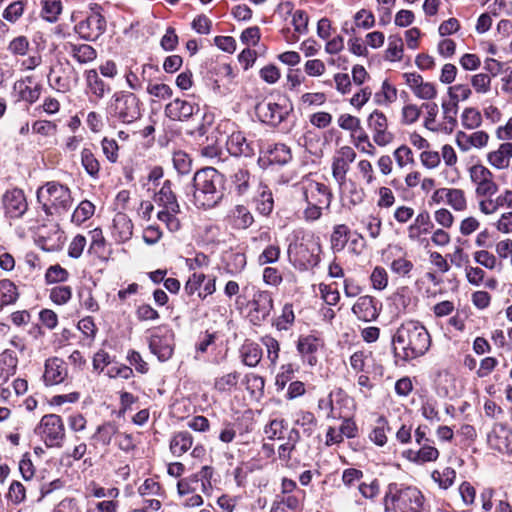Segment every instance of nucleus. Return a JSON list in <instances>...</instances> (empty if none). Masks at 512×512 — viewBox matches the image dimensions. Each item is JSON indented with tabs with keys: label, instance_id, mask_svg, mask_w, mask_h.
<instances>
[{
	"label": "nucleus",
	"instance_id": "obj_55",
	"mask_svg": "<svg viewBox=\"0 0 512 512\" xmlns=\"http://www.w3.org/2000/svg\"><path fill=\"white\" fill-rule=\"evenodd\" d=\"M299 439V432L295 429H291L288 433L287 442L281 444L278 448V456L281 460L288 461L291 458V453L295 449Z\"/></svg>",
	"mask_w": 512,
	"mask_h": 512
},
{
	"label": "nucleus",
	"instance_id": "obj_40",
	"mask_svg": "<svg viewBox=\"0 0 512 512\" xmlns=\"http://www.w3.org/2000/svg\"><path fill=\"white\" fill-rule=\"evenodd\" d=\"M256 209L262 215H269L274 208L272 192L267 186L260 185L258 196L255 197Z\"/></svg>",
	"mask_w": 512,
	"mask_h": 512
},
{
	"label": "nucleus",
	"instance_id": "obj_50",
	"mask_svg": "<svg viewBox=\"0 0 512 512\" xmlns=\"http://www.w3.org/2000/svg\"><path fill=\"white\" fill-rule=\"evenodd\" d=\"M442 115L444 123L449 126V131H452L457 123V113L459 109V103L453 99L443 101L441 103Z\"/></svg>",
	"mask_w": 512,
	"mask_h": 512
},
{
	"label": "nucleus",
	"instance_id": "obj_45",
	"mask_svg": "<svg viewBox=\"0 0 512 512\" xmlns=\"http://www.w3.org/2000/svg\"><path fill=\"white\" fill-rule=\"evenodd\" d=\"M446 204L456 212H463L467 209L468 202L464 190L460 188H448Z\"/></svg>",
	"mask_w": 512,
	"mask_h": 512
},
{
	"label": "nucleus",
	"instance_id": "obj_13",
	"mask_svg": "<svg viewBox=\"0 0 512 512\" xmlns=\"http://www.w3.org/2000/svg\"><path fill=\"white\" fill-rule=\"evenodd\" d=\"M488 446L502 454L512 453V430L504 423H495L487 435Z\"/></svg>",
	"mask_w": 512,
	"mask_h": 512
},
{
	"label": "nucleus",
	"instance_id": "obj_60",
	"mask_svg": "<svg viewBox=\"0 0 512 512\" xmlns=\"http://www.w3.org/2000/svg\"><path fill=\"white\" fill-rule=\"evenodd\" d=\"M116 446L125 453H130L135 450L137 441L133 434L121 432L118 430L115 437Z\"/></svg>",
	"mask_w": 512,
	"mask_h": 512
},
{
	"label": "nucleus",
	"instance_id": "obj_31",
	"mask_svg": "<svg viewBox=\"0 0 512 512\" xmlns=\"http://www.w3.org/2000/svg\"><path fill=\"white\" fill-rule=\"evenodd\" d=\"M66 49L68 53L80 64L90 63L97 57L96 50L88 44L68 43Z\"/></svg>",
	"mask_w": 512,
	"mask_h": 512
},
{
	"label": "nucleus",
	"instance_id": "obj_51",
	"mask_svg": "<svg viewBox=\"0 0 512 512\" xmlns=\"http://www.w3.org/2000/svg\"><path fill=\"white\" fill-rule=\"evenodd\" d=\"M95 212V206L89 200H83L79 203L73 211L71 220L73 223L80 225L86 220L90 219Z\"/></svg>",
	"mask_w": 512,
	"mask_h": 512
},
{
	"label": "nucleus",
	"instance_id": "obj_56",
	"mask_svg": "<svg viewBox=\"0 0 512 512\" xmlns=\"http://www.w3.org/2000/svg\"><path fill=\"white\" fill-rule=\"evenodd\" d=\"M392 273L400 277H409L410 272L414 268V264L405 256L394 258L389 264Z\"/></svg>",
	"mask_w": 512,
	"mask_h": 512
},
{
	"label": "nucleus",
	"instance_id": "obj_33",
	"mask_svg": "<svg viewBox=\"0 0 512 512\" xmlns=\"http://www.w3.org/2000/svg\"><path fill=\"white\" fill-rule=\"evenodd\" d=\"M192 444V435L187 431H180L171 438L170 451L174 456L180 457L192 447Z\"/></svg>",
	"mask_w": 512,
	"mask_h": 512
},
{
	"label": "nucleus",
	"instance_id": "obj_29",
	"mask_svg": "<svg viewBox=\"0 0 512 512\" xmlns=\"http://www.w3.org/2000/svg\"><path fill=\"white\" fill-rule=\"evenodd\" d=\"M439 455V450L427 443L422 444L419 450L409 449L404 452L405 458L416 464L435 462L439 458Z\"/></svg>",
	"mask_w": 512,
	"mask_h": 512
},
{
	"label": "nucleus",
	"instance_id": "obj_52",
	"mask_svg": "<svg viewBox=\"0 0 512 512\" xmlns=\"http://www.w3.org/2000/svg\"><path fill=\"white\" fill-rule=\"evenodd\" d=\"M491 83L492 77L487 73H477L470 77V88L480 95H486L491 91Z\"/></svg>",
	"mask_w": 512,
	"mask_h": 512
},
{
	"label": "nucleus",
	"instance_id": "obj_47",
	"mask_svg": "<svg viewBox=\"0 0 512 512\" xmlns=\"http://www.w3.org/2000/svg\"><path fill=\"white\" fill-rule=\"evenodd\" d=\"M482 114L474 107H466L461 114V124L465 129L475 130L482 125Z\"/></svg>",
	"mask_w": 512,
	"mask_h": 512
},
{
	"label": "nucleus",
	"instance_id": "obj_2",
	"mask_svg": "<svg viewBox=\"0 0 512 512\" xmlns=\"http://www.w3.org/2000/svg\"><path fill=\"white\" fill-rule=\"evenodd\" d=\"M395 350L403 351L404 359L423 356L430 348L431 338L427 329L418 321H405L396 330L392 338Z\"/></svg>",
	"mask_w": 512,
	"mask_h": 512
},
{
	"label": "nucleus",
	"instance_id": "obj_15",
	"mask_svg": "<svg viewBox=\"0 0 512 512\" xmlns=\"http://www.w3.org/2000/svg\"><path fill=\"white\" fill-rule=\"evenodd\" d=\"M106 30V20L100 13L94 12L75 26V31L86 41L97 40Z\"/></svg>",
	"mask_w": 512,
	"mask_h": 512
},
{
	"label": "nucleus",
	"instance_id": "obj_4",
	"mask_svg": "<svg viewBox=\"0 0 512 512\" xmlns=\"http://www.w3.org/2000/svg\"><path fill=\"white\" fill-rule=\"evenodd\" d=\"M424 495L415 486L389 483L383 498L385 512H422Z\"/></svg>",
	"mask_w": 512,
	"mask_h": 512
},
{
	"label": "nucleus",
	"instance_id": "obj_34",
	"mask_svg": "<svg viewBox=\"0 0 512 512\" xmlns=\"http://www.w3.org/2000/svg\"><path fill=\"white\" fill-rule=\"evenodd\" d=\"M155 202L159 209L167 208L174 211V207H180L169 180L163 183L160 191L155 195Z\"/></svg>",
	"mask_w": 512,
	"mask_h": 512
},
{
	"label": "nucleus",
	"instance_id": "obj_49",
	"mask_svg": "<svg viewBox=\"0 0 512 512\" xmlns=\"http://www.w3.org/2000/svg\"><path fill=\"white\" fill-rule=\"evenodd\" d=\"M431 478L441 489H448L455 482L456 471L451 467H445L442 470H434L431 473Z\"/></svg>",
	"mask_w": 512,
	"mask_h": 512
},
{
	"label": "nucleus",
	"instance_id": "obj_21",
	"mask_svg": "<svg viewBox=\"0 0 512 512\" xmlns=\"http://www.w3.org/2000/svg\"><path fill=\"white\" fill-rule=\"evenodd\" d=\"M512 160V142H502L497 149L486 154L487 164L495 170H506Z\"/></svg>",
	"mask_w": 512,
	"mask_h": 512
},
{
	"label": "nucleus",
	"instance_id": "obj_57",
	"mask_svg": "<svg viewBox=\"0 0 512 512\" xmlns=\"http://www.w3.org/2000/svg\"><path fill=\"white\" fill-rule=\"evenodd\" d=\"M261 343L266 348L268 360L273 366H275L280 353V344L278 340L270 335H265L261 338Z\"/></svg>",
	"mask_w": 512,
	"mask_h": 512
},
{
	"label": "nucleus",
	"instance_id": "obj_6",
	"mask_svg": "<svg viewBox=\"0 0 512 512\" xmlns=\"http://www.w3.org/2000/svg\"><path fill=\"white\" fill-rule=\"evenodd\" d=\"M108 109L111 116L123 124L134 123L142 115L140 99L131 91H116Z\"/></svg>",
	"mask_w": 512,
	"mask_h": 512
},
{
	"label": "nucleus",
	"instance_id": "obj_64",
	"mask_svg": "<svg viewBox=\"0 0 512 512\" xmlns=\"http://www.w3.org/2000/svg\"><path fill=\"white\" fill-rule=\"evenodd\" d=\"M72 297V289L69 286H55L50 290L49 298L57 305L66 304Z\"/></svg>",
	"mask_w": 512,
	"mask_h": 512
},
{
	"label": "nucleus",
	"instance_id": "obj_30",
	"mask_svg": "<svg viewBox=\"0 0 512 512\" xmlns=\"http://www.w3.org/2000/svg\"><path fill=\"white\" fill-rule=\"evenodd\" d=\"M228 221L235 229H247L253 224L254 218L247 207L236 205L229 212Z\"/></svg>",
	"mask_w": 512,
	"mask_h": 512
},
{
	"label": "nucleus",
	"instance_id": "obj_11",
	"mask_svg": "<svg viewBox=\"0 0 512 512\" xmlns=\"http://www.w3.org/2000/svg\"><path fill=\"white\" fill-rule=\"evenodd\" d=\"M367 125L373 132V141L380 147H385L393 141V134L388 131V119L386 115L374 110L367 118Z\"/></svg>",
	"mask_w": 512,
	"mask_h": 512
},
{
	"label": "nucleus",
	"instance_id": "obj_22",
	"mask_svg": "<svg viewBox=\"0 0 512 512\" xmlns=\"http://www.w3.org/2000/svg\"><path fill=\"white\" fill-rule=\"evenodd\" d=\"M496 492L493 488H484L480 493L481 508L483 512H492L495 505V512H512V506L508 501L507 494L495 498Z\"/></svg>",
	"mask_w": 512,
	"mask_h": 512
},
{
	"label": "nucleus",
	"instance_id": "obj_43",
	"mask_svg": "<svg viewBox=\"0 0 512 512\" xmlns=\"http://www.w3.org/2000/svg\"><path fill=\"white\" fill-rule=\"evenodd\" d=\"M90 235V246H89V253L94 254L99 258H106L107 257V249H106V241L103 236L102 230L99 228H95L91 231H89Z\"/></svg>",
	"mask_w": 512,
	"mask_h": 512
},
{
	"label": "nucleus",
	"instance_id": "obj_14",
	"mask_svg": "<svg viewBox=\"0 0 512 512\" xmlns=\"http://www.w3.org/2000/svg\"><path fill=\"white\" fill-rule=\"evenodd\" d=\"M490 138L489 133L484 130H474L471 133L458 131L455 136V142L461 152L467 153L473 149H486Z\"/></svg>",
	"mask_w": 512,
	"mask_h": 512
},
{
	"label": "nucleus",
	"instance_id": "obj_8",
	"mask_svg": "<svg viewBox=\"0 0 512 512\" xmlns=\"http://www.w3.org/2000/svg\"><path fill=\"white\" fill-rule=\"evenodd\" d=\"M300 190L306 204H321L325 209L330 208L333 195L327 185L307 179L300 183Z\"/></svg>",
	"mask_w": 512,
	"mask_h": 512
},
{
	"label": "nucleus",
	"instance_id": "obj_19",
	"mask_svg": "<svg viewBox=\"0 0 512 512\" xmlns=\"http://www.w3.org/2000/svg\"><path fill=\"white\" fill-rule=\"evenodd\" d=\"M40 146H54L57 144L58 125L54 121L36 120L31 127Z\"/></svg>",
	"mask_w": 512,
	"mask_h": 512
},
{
	"label": "nucleus",
	"instance_id": "obj_36",
	"mask_svg": "<svg viewBox=\"0 0 512 512\" xmlns=\"http://www.w3.org/2000/svg\"><path fill=\"white\" fill-rule=\"evenodd\" d=\"M350 229L346 224H337L330 235V246L334 252H341L349 240Z\"/></svg>",
	"mask_w": 512,
	"mask_h": 512
},
{
	"label": "nucleus",
	"instance_id": "obj_35",
	"mask_svg": "<svg viewBox=\"0 0 512 512\" xmlns=\"http://www.w3.org/2000/svg\"><path fill=\"white\" fill-rule=\"evenodd\" d=\"M81 165L86 173L96 179L99 176L101 165L95 153L89 147H84L80 152Z\"/></svg>",
	"mask_w": 512,
	"mask_h": 512
},
{
	"label": "nucleus",
	"instance_id": "obj_48",
	"mask_svg": "<svg viewBox=\"0 0 512 512\" xmlns=\"http://www.w3.org/2000/svg\"><path fill=\"white\" fill-rule=\"evenodd\" d=\"M19 293L16 285L8 280L0 281V303L1 306L10 305L17 301Z\"/></svg>",
	"mask_w": 512,
	"mask_h": 512
},
{
	"label": "nucleus",
	"instance_id": "obj_10",
	"mask_svg": "<svg viewBox=\"0 0 512 512\" xmlns=\"http://www.w3.org/2000/svg\"><path fill=\"white\" fill-rule=\"evenodd\" d=\"M402 76L405 80V84L416 98L428 102L437 97L438 90L435 83L425 81L424 78L416 72H406Z\"/></svg>",
	"mask_w": 512,
	"mask_h": 512
},
{
	"label": "nucleus",
	"instance_id": "obj_63",
	"mask_svg": "<svg viewBox=\"0 0 512 512\" xmlns=\"http://www.w3.org/2000/svg\"><path fill=\"white\" fill-rule=\"evenodd\" d=\"M473 259L477 264L489 270H494L497 266V257L485 249L475 251Z\"/></svg>",
	"mask_w": 512,
	"mask_h": 512
},
{
	"label": "nucleus",
	"instance_id": "obj_3",
	"mask_svg": "<svg viewBox=\"0 0 512 512\" xmlns=\"http://www.w3.org/2000/svg\"><path fill=\"white\" fill-rule=\"evenodd\" d=\"M193 202L198 208H212L223 197V178L214 168L197 171L193 177Z\"/></svg>",
	"mask_w": 512,
	"mask_h": 512
},
{
	"label": "nucleus",
	"instance_id": "obj_16",
	"mask_svg": "<svg viewBox=\"0 0 512 512\" xmlns=\"http://www.w3.org/2000/svg\"><path fill=\"white\" fill-rule=\"evenodd\" d=\"M149 349L159 361H167L172 357L174 351L173 334L169 331L152 334L149 340Z\"/></svg>",
	"mask_w": 512,
	"mask_h": 512
},
{
	"label": "nucleus",
	"instance_id": "obj_18",
	"mask_svg": "<svg viewBox=\"0 0 512 512\" xmlns=\"http://www.w3.org/2000/svg\"><path fill=\"white\" fill-rule=\"evenodd\" d=\"M67 376L68 370L64 360L58 357H51L45 361L42 379L46 386L61 384Z\"/></svg>",
	"mask_w": 512,
	"mask_h": 512
},
{
	"label": "nucleus",
	"instance_id": "obj_12",
	"mask_svg": "<svg viewBox=\"0 0 512 512\" xmlns=\"http://www.w3.org/2000/svg\"><path fill=\"white\" fill-rule=\"evenodd\" d=\"M291 108L279 102H262L256 106L259 119L271 126H278L288 116Z\"/></svg>",
	"mask_w": 512,
	"mask_h": 512
},
{
	"label": "nucleus",
	"instance_id": "obj_27",
	"mask_svg": "<svg viewBox=\"0 0 512 512\" xmlns=\"http://www.w3.org/2000/svg\"><path fill=\"white\" fill-rule=\"evenodd\" d=\"M425 110V115L423 119V127L433 133L439 132H450L447 125L445 123H439L437 121V116L439 113V108L437 103L428 101L424 102L421 105V110Z\"/></svg>",
	"mask_w": 512,
	"mask_h": 512
},
{
	"label": "nucleus",
	"instance_id": "obj_28",
	"mask_svg": "<svg viewBox=\"0 0 512 512\" xmlns=\"http://www.w3.org/2000/svg\"><path fill=\"white\" fill-rule=\"evenodd\" d=\"M133 235V223L124 213H117L113 218L112 236L120 243L128 241Z\"/></svg>",
	"mask_w": 512,
	"mask_h": 512
},
{
	"label": "nucleus",
	"instance_id": "obj_5",
	"mask_svg": "<svg viewBox=\"0 0 512 512\" xmlns=\"http://www.w3.org/2000/svg\"><path fill=\"white\" fill-rule=\"evenodd\" d=\"M37 202L47 217L66 214L73 206L72 192L67 185L49 181L36 192Z\"/></svg>",
	"mask_w": 512,
	"mask_h": 512
},
{
	"label": "nucleus",
	"instance_id": "obj_9",
	"mask_svg": "<svg viewBox=\"0 0 512 512\" xmlns=\"http://www.w3.org/2000/svg\"><path fill=\"white\" fill-rule=\"evenodd\" d=\"M356 159V152L351 146L345 145L336 150L332 157L331 170L334 180L342 186L346 182L350 165Z\"/></svg>",
	"mask_w": 512,
	"mask_h": 512
},
{
	"label": "nucleus",
	"instance_id": "obj_46",
	"mask_svg": "<svg viewBox=\"0 0 512 512\" xmlns=\"http://www.w3.org/2000/svg\"><path fill=\"white\" fill-rule=\"evenodd\" d=\"M360 223L371 239H377L380 236L382 231V221L377 214L371 213L362 216Z\"/></svg>",
	"mask_w": 512,
	"mask_h": 512
},
{
	"label": "nucleus",
	"instance_id": "obj_26",
	"mask_svg": "<svg viewBox=\"0 0 512 512\" xmlns=\"http://www.w3.org/2000/svg\"><path fill=\"white\" fill-rule=\"evenodd\" d=\"M251 305L253 316L258 321L265 320L273 310V298L270 292L258 290L254 293Z\"/></svg>",
	"mask_w": 512,
	"mask_h": 512
},
{
	"label": "nucleus",
	"instance_id": "obj_53",
	"mask_svg": "<svg viewBox=\"0 0 512 512\" xmlns=\"http://www.w3.org/2000/svg\"><path fill=\"white\" fill-rule=\"evenodd\" d=\"M306 497L305 491H297L293 494L278 496L284 506L293 512H302L304 507V500Z\"/></svg>",
	"mask_w": 512,
	"mask_h": 512
},
{
	"label": "nucleus",
	"instance_id": "obj_1",
	"mask_svg": "<svg viewBox=\"0 0 512 512\" xmlns=\"http://www.w3.org/2000/svg\"><path fill=\"white\" fill-rule=\"evenodd\" d=\"M467 172L479 212L485 216L496 214L503 203L495 174L482 163L471 165Z\"/></svg>",
	"mask_w": 512,
	"mask_h": 512
},
{
	"label": "nucleus",
	"instance_id": "obj_7",
	"mask_svg": "<svg viewBox=\"0 0 512 512\" xmlns=\"http://www.w3.org/2000/svg\"><path fill=\"white\" fill-rule=\"evenodd\" d=\"M38 433L49 447L59 446L65 436V428L60 416L48 414L42 417Z\"/></svg>",
	"mask_w": 512,
	"mask_h": 512
},
{
	"label": "nucleus",
	"instance_id": "obj_23",
	"mask_svg": "<svg viewBox=\"0 0 512 512\" xmlns=\"http://www.w3.org/2000/svg\"><path fill=\"white\" fill-rule=\"evenodd\" d=\"M3 205L5 212L12 218L21 217L28 208L25 195L20 189L7 191L3 197Z\"/></svg>",
	"mask_w": 512,
	"mask_h": 512
},
{
	"label": "nucleus",
	"instance_id": "obj_39",
	"mask_svg": "<svg viewBox=\"0 0 512 512\" xmlns=\"http://www.w3.org/2000/svg\"><path fill=\"white\" fill-rule=\"evenodd\" d=\"M118 432V427L115 423L108 421L99 425L92 436V439L96 440L103 446H108L114 440Z\"/></svg>",
	"mask_w": 512,
	"mask_h": 512
},
{
	"label": "nucleus",
	"instance_id": "obj_37",
	"mask_svg": "<svg viewBox=\"0 0 512 512\" xmlns=\"http://www.w3.org/2000/svg\"><path fill=\"white\" fill-rule=\"evenodd\" d=\"M241 374L238 371H231L214 379V389L220 393H230L236 389Z\"/></svg>",
	"mask_w": 512,
	"mask_h": 512
},
{
	"label": "nucleus",
	"instance_id": "obj_44",
	"mask_svg": "<svg viewBox=\"0 0 512 512\" xmlns=\"http://www.w3.org/2000/svg\"><path fill=\"white\" fill-rule=\"evenodd\" d=\"M404 54L403 40L398 35H391L388 38V47L385 51V59L390 62L401 61Z\"/></svg>",
	"mask_w": 512,
	"mask_h": 512
},
{
	"label": "nucleus",
	"instance_id": "obj_24",
	"mask_svg": "<svg viewBox=\"0 0 512 512\" xmlns=\"http://www.w3.org/2000/svg\"><path fill=\"white\" fill-rule=\"evenodd\" d=\"M226 147L228 152L234 156L251 157L255 153V144L248 141L240 131H233L227 138Z\"/></svg>",
	"mask_w": 512,
	"mask_h": 512
},
{
	"label": "nucleus",
	"instance_id": "obj_38",
	"mask_svg": "<svg viewBox=\"0 0 512 512\" xmlns=\"http://www.w3.org/2000/svg\"><path fill=\"white\" fill-rule=\"evenodd\" d=\"M232 188L238 195H244L248 192L252 179L249 171L245 168L236 169L231 175Z\"/></svg>",
	"mask_w": 512,
	"mask_h": 512
},
{
	"label": "nucleus",
	"instance_id": "obj_20",
	"mask_svg": "<svg viewBox=\"0 0 512 512\" xmlns=\"http://www.w3.org/2000/svg\"><path fill=\"white\" fill-rule=\"evenodd\" d=\"M322 347V339L312 334L300 336L297 341V351L299 352L303 360L306 361L310 366L316 365V353Z\"/></svg>",
	"mask_w": 512,
	"mask_h": 512
},
{
	"label": "nucleus",
	"instance_id": "obj_17",
	"mask_svg": "<svg viewBox=\"0 0 512 512\" xmlns=\"http://www.w3.org/2000/svg\"><path fill=\"white\" fill-rule=\"evenodd\" d=\"M200 110L198 104L176 98L165 106V115L173 121H186Z\"/></svg>",
	"mask_w": 512,
	"mask_h": 512
},
{
	"label": "nucleus",
	"instance_id": "obj_61",
	"mask_svg": "<svg viewBox=\"0 0 512 512\" xmlns=\"http://www.w3.org/2000/svg\"><path fill=\"white\" fill-rule=\"evenodd\" d=\"M295 315L292 304H285L281 315L277 318L275 326L278 330H288L294 323Z\"/></svg>",
	"mask_w": 512,
	"mask_h": 512
},
{
	"label": "nucleus",
	"instance_id": "obj_25",
	"mask_svg": "<svg viewBox=\"0 0 512 512\" xmlns=\"http://www.w3.org/2000/svg\"><path fill=\"white\" fill-rule=\"evenodd\" d=\"M377 303V300L370 295L360 296L352 306V312L361 321H374L379 316Z\"/></svg>",
	"mask_w": 512,
	"mask_h": 512
},
{
	"label": "nucleus",
	"instance_id": "obj_41",
	"mask_svg": "<svg viewBox=\"0 0 512 512\" xmlns=\"http://www.w3.org/2000/svg\"><path fill=\"white\" fill-rule=\"evenodd\" d=\"M241 358L246 366L255 367L262 359V349L256 343H245L241 348Z\"/></svg>",
	"mask_w": 512,
	"mask_h": 512
},
{
	"label": "nucleus",
	"instance_id": "obj_42",
	"mask_svg": "<svg viewBox=\"0 0 512 512\" xmlns=\"http://www.w3.org/2000/svg\"><path fill=\"white\" fill-rule=\"evenodd\" d=\"M173 210L174 211L167 208L159 209L157 212V218L166 225L169 231L176 232L181 227V222L178 218L180 207H174Z\"/></svg>",
	"mask_w": 512,
	"mask_h": 512
},
{
	"label": "nucleus",
	"instance_id": "obj_32",
	"mask_svg": "<svg viewBox=\"0 0 512 512\" xmlns=\"http://www.w3.org/2000/svg\"><path fill=\"white\" fill-rule=\"evenodd\" d=\"M85 80L87 88L97 99L104 98L106 93L110 91V87L101 79L95 69H90L85 72Z\"/></svg>",
	"mask_w": 512,
	"mask_h": 512
},
{
	"label": "nucleus",
	"instance_id": "obj_62",
	"mask_svg": "<svg viewBox=\"0 0 512 512\" xmlns=\"http://www.w3.org/2000/svg\"><path fill=\"white\" fill-rule=\"evenodd\" d=\"M62 5L59 0H44L42 16L49 22H55L61 13Z\"/></svg>",
	"mask_w": 512,
	"mask_h": 512
},
{
	"label": "nucleus",
	"instance_id": "obj_58",
	"mask_svg": "<svg viewBox=\"0 0 512 512\" xmlns=\"http://www.w3.org/2000/svg\"><path fill=\"white\" fill-rule=\"evenodd\" d=\"M25 5L26 2L23 0H17L10 3L3 12V18L10 23H15L23 15Z\"/></svg>",
	"mask_w": 512,
	"mask_h": 512
},
{
	"label": "nucleus",
	"instance_id": "obj_59",
	"mask_svg": "<svg viewBox=\"0 0 512 512\" xmlns=\"http://www.w3.org/2000/svg\"><path fill=\"white\" fill-rule=\"evenodd\" d=\"M421 116V106L409 103L402 107L401 122L404 125H412L416 123Z\"/></svg>",
	"mask_w": 512,
	"mask_h": 512
},
{
	"label": "nucleus",
	"instance_id": "obj_54",
	"mask_svg": "<svg viewBox=\"0 0 512 512\" xmlns=\"http://www.w3.org/2000/svg\"><path fill=\"white\" fill-rule=\"evenodd\" d=\"M375 97L378 104H391L397 100V89L388 80H384L380 91L376 93Z\"/></svg>",
	"mask_w": 512,
	"mask_h": 512
}]
</instances>
